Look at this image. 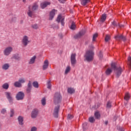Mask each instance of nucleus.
<instances>
[{"mask_svg":"<svg viewBox=\"0 0 131 131\" xmlns=\"http://www.w3.org/2000/svg\"><path fill=\"white\" fill-rule=\"evenodd\" d=\"M113 70H114V72L116 74V77H119L121 75V73L122 72V69L121 67L117 68L115 65V63H112L111 64V68H108L105 71V74L106 75H110Z\"/></svg>","mask_w":131,"mask_h":131,"instance_id":"1","label":"nucleus"},{"mask_svg":"<svg viewBox=\"0 0 131 131\" xmlns=\"http://www.w3.org/2000/svg\"><path fill=\"white\" fill-rule=\"evenodd\" d=\"M94 52L93 50H88L84 55V58L88 62H91L93 61L94 59Z\"/></svg>","mask_w":131,"mask_h":131,"instance_id":"2","label":"nucleus"},{"mask_svg":"<svg viewBox=\"0 0 131 131\" xmlns=\"http://www.w3.org/2000/svg\"><path fill=\"white\" fill-rule=\"evenodd\" d=\"M61 99H62V97L61 96V95L60 94V93H57L55 94L54 97V101L55 104L60 103V102H61Z\"/></svg>","mask_w":131,"mask_h":131,"instance_id":"3","label":"nucleus"},{"mask_svg":"<svg viewBox=\"0 0 131 131\" xmlns=\"http://www.w3.org/2000/svg\"><path fill=\"white\" fill-rule=\"evenodd\" d=\"M29 42H30V41L29 40L28 36H24L21 40L22 45H24V47H26Z\"/></svg>","mask_w":131,"mask_h":131,"instance_id":"4","label":"nucleus"},{"mask_svg":"<svg viewBox=\"0 0 131 131\" xmlns=\"http://www.w3.org/2000/svg\"><path fill=\"white\" fill-rule=\"evenodd\" d=\"M13 52V47H8L4 50L3 53L5 56H9Z\"/></svg>","mask_w":131,"mask_h":131,"instance_id":"5","label":"nucleus"},{"mask_svg":"<svg viewBox=\"0 0 131 131\" xmlns=\"http://www.w3.org/2000/svg\"><path fill=\"white\" fill-rule=\"evenodd\" d=\"M65 19V17L63 16H62L61 14L59 15L57 18V21L58 23H60L61 22V24L62 26H64L65 23H64V19Z\"/></svg>","mask_w":131,"mask_h":131,"instance_id":"6","label":"nucleus"},{"mask_svg":"<svg viewBox=\"0 0 131 131\" xmlns=\"http://www.w3.org/2000/svg\"><path fill=\"white\" fill-rule=\"evenodd\" d=\"M76 56V54L75 53H73L71 56V62L73 66H74V65H75L76 63V59L75 58Z\"/></svg>","mask_w":131,"mask_h":131,"instance_id":"7","label":"nucleus"},{"mask_svg":"<svg viewBox=\"0 0 131 131\" xmlns=\"http://www.w3.org/2000/svg\"><path fill=\"white\" fill-rule=\"evenodd\" d=\"M16 98L18 101L23 100V98H24V93L22 92H18L16 95Z\"/></svg>","mask_w":131,"mask_h":131,"instance_id":"8","label":"nucleus"},{"mask_svg":"<svg viewBox=\"0 0 131 131\" xmlns=\"http://www.w3.org/2000/svg\"><path fill=\"white\" fill-rule=\"evenodd\" d=\"M49 64L50 63L49 62V60L48 59L45 60L42 66L43 70H46V69H48Z\"/></svg>","mask_w":131,"mask_h":131,"instance_id":"9","label":"nucleus"},{"mask_svg":"<svg viewBox=\"0 0 131 131\" xmlns=\"http://www.w3.org/2000/svg\"><path fill=\"white\" fill-rule=\"evenodd\" d=\"M50 5H51V2H45L41 3L40 7L41 9H45V8H46V7H48V6H50Z\"/></svg>","mask_w":131,"mask_h":131,"instance_id":"10","label":"nucleus"},{"mask_svg":"<svg viewBox=\"0 0 131 131\" xmlns=\"http://www.w3.org/2000/svg\"><path fill=\"white\" fill-rule=\"evenodd\" d=\"M55 14H56V10L53 9L50 13L49 20H53V19L55 16Z\"/></svg>","mask_w":131,"mask_h":131,"instance_id":"11","label":"nucleus"},{"mask_svg":"<svg viewBox=\"0 0 131 131\" xmlns=\"http://www.w3.org/2000/svg\"><path fill=\"white\" fill-rule=\"evenodd\" d=\"M60 108V106L57 105L56 107L54 108V111L53 113L54 116L55 117H58V113L59 112V108Z\"/></svg>","mask_w":131,"mask_h":131,"instance_id":"12","label":"nucleus"},{"mask_svg":"<svg viewBox=\"0 0 131 131\" xmlns=\"http://www.w3.org/2000/svg\"><path fill=\"white\" fill-rule=\"evenodd\" d=\"M37 114H38V111L37 110H34L31 114V117L32 118H35L36 116H37Z\"/></svg>","mask_w":131,"mask_h":131,"instance_id":"13","label":"nucleus"},{"mask_svg":"<svg viewBox=\"0 0 131 131\" xmlns=\"http://www.w3.org/2000/svg\"><path fill=\"white\" fill-rule=\"evenodd\" d=\"M115 39H116V40H120L121 39H122L123 40H125V37H123L122 35H117L115 37Z\"/></svg>","mask_w":131,"mask_h":131,"instance_id":"14","label":"nucleus"},{"mask_svg":"<svg viewBox=\"0 0 131 131\" xmlns=\"http://www.w3.org/2000/svg\"><path fill=\"white\" fill-rule=\"evenodd\" d=\"M5 94L9 102H12V100H13V98H12V97L11 96V93L5 92Z\"/></svg>","mask_w":131,"mask_h":131,"instance_id":"15","label":"nucleus"},{"mask_svg":"<svg viewBox=\"0 0 131 131\" xmlns=\"http://www.w3.org/2000/svg\"><path fill=\"white\" fill-rule=\"evenodd\" d=\"M3 70H8L10 68V64L9 63H4L2 67Z\"/></svg>","mask_w":131,"mask_h":131,"instance_id":"16","label":"nucleus"},{"mask_svg":"<svg viewBox=\"0 0 131 131\" xmlns=\"http://www.w3.org/2000/svg\"><path fill=\"white\" fill-rule=\"evenodd\" d=\"M36 59V56L34 55L30 59V61H29V64H34Z\"/></svg>","mask_w":131,"mask_h":131,"instance_id":"17","label":"nucleus"},{"mask_svg":"<svg viewBox=\"0 0 131 131\" xmlns=\"http://www.w3.org/2000/svg\"><path fill=\"white\" fill-rule=\"evenodd\" d=\"M14 86H15V88H21L22 86V84H21V83L19 82V81H16L14 83Z\"/></svg>","mask_w":131,"mask_h":131,"instance_id":"18","label":"nucleus"},{"mask_svg":"<svg viewBox=\"0 0 131 131\" xmlns=\"http://www.w3.org/2000/svg\"><path fill=\"white\" fill-rule=\"evenodd\" d=\"M70 70H71V68L70 66H67L64 72V74H68V73L70 72Z\"/></svg>","mask_w":131,"mask_h":131,"instance_id":"19","label":"nucleus"},{"mask_svg":"<svg viewBox=\"0 0 131 131\" xmlns=\"http://www.w3.org/2000/svg\"><path fill=\"white\" fill-rule=\"evenodd\" d=\"M18 122H19V124L22 125V124H23V117L19 116L18 117Z\"/></svg>","mask_w":131,"mask_h":131,"instance_id":"20","label":"nucleus"},{"mask_svg":"<svg viewBox=\"0 0 131 131\" xmlns=\"http://www.w3.org/2000/svg\"><path fill=\"white\" fill-rule=\"evenodd\" d=\"M88 3H90V0H81V4L82 6H85L88 4Z\"/></svg>","mask_w":131,"mask_h":131,"instance_id":"21","label":"nucleus"},{"mask_svg":"<svg viewBox=\"0 0 131 131\" xmlns=\"http://www.w3.org/2000/svg\"><path fill=\"white\" fill-rule=\"evenodd\" d=\"M75 92V90L73 88H68V92L69 94H74V93Z\"/></svg>","mask_w":131,"mask_h":131,"instance_id":"22","label":"nucleus"},{"mask_svg":"<svg viewBox=\"0 0 131 131\" xmlns=\"http://www.w3.org/2000/svg\"><path fill=\"white\" fill-rule=\"evenodd\" d=\"M106 18H107L106 14H102L100 20L101 22H104L106 20Z\"/></svg>","mask_w":131,"mask_h":131,"instance_id":"23","label":"nucleus"},{"mask_svg":"<svg viewBox=\"0 0 131 131\" xmlns=\"http://www.w3.org/2000/svg\"><path fill=\"white\" fill-rule=\"evenodd\" d=\"M95 116L97 119H100L101 117V115L100 114V113H99V112H96L95 113Z\"/></svg>","mask_w":131,"mask_h":131,"instance_id":"24","label":"nucleus"},{"mask_svg":"<svg viewBox=\"0 0 131 131\" xmlns=\"http://www.w3.org/2000/svg\"><path fill=\"white\" fill-rule=\"evenodd\" d=\"M83 35V33L82 32H79L78 34L76 35L74 37L75 38H79L81 36H82Z\"/></svg>","mask_w":131,"mask_h":131,"instance_id":"25","label":"nucleus"},{"mask_svg":"<svg viewBox=\"0 0 131 131\" xmlns=\"http://www.w3.org/2000/svg\"><path fill=\"white\" fill-rule=\"evenodd\" d=\"M18 81H19L20 83L22 84V83H25V82L26 81V79L24 78H21L19 79Z\"/></svg>","mask_w":131,"mask_h":131,"instance_id":"26","label":"nucleus"},{"mask_svg":"<svg viewBox=\"0 0 131 131\" xmlns=\"http://www.w3.org/2000/svg\"><path fill=\"white\" fill-rule=\"evenodd\" d=\"M129 98H130L129 94H128V93H126L125 95L124 99L126 100V101H128V100H129Z\"/></svg>","mask_w":131,"mask_h":131,"instance_id":"27","label":"nucleus"},{"mask_svg":"<svg viewBox=\"0 0 131 131\" xmlns=\"http://www.w3.org/2000/svg\"><path fill=\"white\" fill-rule=\"evenodd\" d=\"M33 86L36 89H38V82L37 81H34L33 82Z\"/></svg>","mask_w":131,"mask_h":131,"instance_id":"28","label":"nucleus"},{"mask_svg":"<svg viewBox=\"0 0 131 131\" xmlns=\"http://www.w3.org/2000/svg\"><path fill=\"white\" fill-rule=\"evenodd\" d=\"M2 86L5 90H8V89H9V84L5 83Z\"/></svg>","mask_w":131,"mask_h":131,"instance_id":"29","label":"nucleus"},{"mask_svg":"<svg viewBox=\"0 0 131 131\" xmlns=\"http://www.w3.org/2000/svg\"><path fill=\"white\" fill-rule=\"evenodd\" d=\"M76 27V26H75V23L73 22L70 27L71 29H72V30H74V29H75Z\"/></svg>","mask_w":131,"mask_h":131,"instance_id":"30","label":"nucleus"},{"mask_svg":"<svg viewBox=\"0 0 131 131\" xmlns=\"http://www.w3.org/2000/svg\"><path fill=\"white\" fill-rule=\"evenodd\" d=\"M37 8H38V5H37L36 4H34L32 8V11H35V10H36V9H37Z\"/></svg>","mask_w":131,"mask_h":131,"instance_id":"31","label":"nucleus"},{"mask_svg":"<svg viewBox=\"0 0 131 131\" xmlns=\"http://www.w3.org/2000/svg\"><path fill=\"white\" fill-rule=\"evenodd\" d=\"M47 88L49 89H51L52 88V84H51V81L50 80L47 81Z\"/></svg>","mask_w":131,"mask_h":131,"instance_id":"32","label":"nucleus"},{"mask_svg":"<svg viewBox=\"0 0 131 131\" xmlns=\"http://www.w3.org/2000/svg\"><path fill=\"white\" fill-rule=\"evenodd\" d=\"M128 65L129 66V67L131 68V57L129 56L128 57Z\"/></svg>","mask_w":131,"mask_h":131,"instance_id":"33","label":"nucleus"},{"mask_svg":"<svg viewBox=\"0 0 131 131\" xmlns=\"http://www.w3.org/2000/svg\"><path fill=\"white\" fill-rule=\"evenodd\" d=\"M98 37V33H95L93 35V41H96V38Z\"/></svg>","mask_w":131,"mask_h":131,"instance_id":"34","label":"nucleus"},{"mask_svg":"<svg viewBox=\"0 0 131 131\" xmlns=\"http://www.w3.org/2000/svg\"><path fill=\"white\" fill-rule=\"evenodd\" d=\"M109 40H110V35H106L105 38V41L107 42V41H109Z\"/></svg>","mask_w":131,"mask_h":131,"instance_id":"35","label":"nucleus"},{"mask_svg":"<svg viewBox=\"0 0 131 131\" xmlns=\"http://www.w3.org/2000/svg\"><path fill=\"white\" fill-rule=\"evenodd\" d=\"M32 27L33 28V29H38V28H39L38 26L36 24L33 25L32 26Z\"/></svg>","mask_w":131,"mask_h":131,"instance_id":"36","label":"nucleus"},{"mask_svg":"<svg viewBox=\"0 0 131 131\" xmlns=\"http://www.w3.org/2000/svg\"><path fill=\"white\" fill-rule=\"evenodd\" d=\"M41 104L43 105V106H45L46 105V98H43L41 100Z\"/></svg>","mask_w":131,"mask_h":131,"instance_id":"37","label":"nucleus"},{"mask_svg":"<svg viewBox=\"0 0 131 131\" xmlns=\"http://www.w3.org/2000/svg\"><path fill=\"white\" fill-rule=\"evenodd\" d=\"M89 121L91 123L94 122V121H95V118H94V117H91L90 118H89Z\"/></svg>","mask_w":131,"mask_h":131,"instance_id":"38","label":"nucleus"},{"mask_svg":"<svg viewBox=\"0 0 131 131\" xmlns=\"http://www.w3.org/2000/svg\"><path fill=\"white\" fill-rule=\"evenodd\" d=\"M14 116V110H11L10 111V117Z\"/></svg>","mask_w":131,"mask_h":131,"instance_id":"39","label":"nucleus"},{"mask_svg":"<svg viewBox=\"0 0 131 131\" xmlns=\"http://www.w3.org/2000/svg\"><path fill=\"white\" fill-rule=\"evenodd\" d=\"M107 108H111V102L108 101L106 104Z\"/></svg>","mask_w":131,"mask_h":131,"instance_id":"40","label":"nucleus"},{"mask_svg":"<svg viewBox=\"0 0 131 131\" xmlns=\"http://www.w3.org/2000/svg\"><path fill=\"white\" fill-rule=\"evenodd\" d=\"M73 116L72 115L69 114L68 116V119H72Z\"/></svg>","mask_w":131,"mask_h":131,"instance_id":"41","label":"nucleus"},{"mask_svg":"<svg viewBox=\"0 0 131 131\" xmlns=\"http://www.w3.org/2000/svg\"><path fill=\"white\" fill-rule=\"evenodd\" d=\"M28 14L30 17H32V12L30 11V10H29V12H28Z\"/></svg>","mask_w":131,"mask_h":131,"instance_id":"42","label":"nucleus"},{"mask_svg":"<svg viewBox=\"0 0 131 131\" xmlns=\"http://www.w3.org/2000/svg\"><path fill=\"white\" fill-rule=\"evenodd\" d=\"M31 89L30 88L28 87L27 88V93H28V94H29V93H30V92H31Z\"/></svg>","mask_w":131,"mask_h":131,"instance_id":"43","label":"nucleus"},{"mask_svg":"<svg viewBox=\"0 0 131 131\" xmlns=\"http://www.w3.org/2000/svg\"><path fill=\"white\" fill-rule=\"evenodd\" d=\"M28 88H32V85L31 84V82L30 81H29V83L28 84Z\"/></svg>","mask_w":131,"mask_h":131,"instance_id":"44","label":"nucleus"},{"mask_svg":"<svg viewBox=\"0 0 131 131\" xmlns=\"http://www.w3.org/2000/svg\"><path fill=\"white\" fill-rule=\"evenodd\" d=\"M37 130V128L36 127H32L31 129V131H36Z\"/></svg>","mask_w":131,"mask_h":131,"instance_id":"45","label":"nucleus"},{"mask_svg":"<svg viewBox=\"0 0 131 131\" xmlns=\"http://www.w3.org/2000/svg\"><path fill=\"white\" fill-rule=\"evenodd\" d=\"M99 57H100V58L101 59V58L103 57V54H102L101 52H99V54H98Z\"/></svg>","mask_w":131,"mask_h":131,"instance_id":"46","label":"nucleus"},{"mask_svg":"<svg viewBox=\"0 0 131 131\" xmlns=\"http://www.w3.org/2000/svg\"><path fill=\"white\" fill-rule=\"evenodd\" d=\"M13 58H14V59H16V60H19V59H20V57L19 56H16V55H14L13 56Z\"/></svg>","mask_w":131,"mask_h":131,"instance_id":"47","label":"nucleus"},{"mask_svg":"<svg viewBox=\"0 0 131 131\" xmlns=\"http://www.w3.org/2000/svg\"><path fill=\"white\" fill-rule=\"evenodd\" d=\"M7 112V111L5 109H3L1 111V113H2V114H5V113H6Z\"/></svg>","mask_w":131,"mask_h":131,"instance_id":"48","label":"nucleus"},{"mask_svg":"<svg viewBox=\"0 0 131 131\" xmlns=\"http://www.w3.org/2000/svg\"><path fill=\"white\" fill-rule=\"evenodd\" d=\"M118 129L120 131H124V129L123 127L118 128Z\"/></svg>","mask_w":131,"mask_h":131,"instance_id":"49","label":"nucleus"},{"mask_svg":"<svg viewBox=\"0 0 131 131\" xmlns=\"http://www.w3.org/2000/svg\"><path fill=\"white\" fill-rule=\"evenodd\" d=\"M59 3H61L62 4H63V3H65V0H59Z\"/></svg>","mask_w":131,"mask_h":131,"instance_id":"50","label":"nucleus"},{"mask_svg":"<svg viewBox=\"0 0 131 131\" xmlns=\"http://www.w3.org/2000/svg\"><path fill=\"white\" fill-rule=\"evenodd\" d=\"M112 24H113V25H114V26H116V22L113 21L112 23Z\"/></svg>","mask_w":131,"mask_h":131,"instance_id":"51","label":"nucleus"},{"mask_svg":"<svg viewBox=\"0 0 131 131\" xmlns=\"http://www.w3.org/2000/svg\"><path fill=\"white\" fill-rule=\"evenodd\" d=\"M104 124L107 125V124H108V121H105L104 122Z\"/></svg>","mask_w":131,"mask_h":131,"instance_id":"52","label":"nucleus"},{"mask_svg":"<svg viewBox=\"0 0 131 131\" xmlns=\"http://www.w3.org/2000/svg\"><path fill=\"white\" fill-rule=\"evenodd\" d=\"M23 1L24 2V3H25V2H26V0H23Z\"/></svg>","mask_w":131,"mask_h":131,"instance_id":"53","label":"nucleus"},{"mask_svg":"<svg viewBox=\"0 0 131 131\" xmlns=\"http://www.w3.org/2000/svg\"><path fill=\"white\" fill-rule=\"evenodd\" d=\"M128 1H130V0H128Z\"/></svg>","mask_w":131,"mask_h":131,"instance_id":"54","label":"nucleus"}]
</instances>
